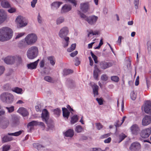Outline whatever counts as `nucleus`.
<instances>
[{
    "instance_id": "nucleus-59",
    "label": "nucleus",
    "mask_w": 151,
    "mask_h": 151,
    "mask_svg": "<svg viewBox=\"0 0 151 151\" xmlns=\"http://www.w3.org/2000/svg\"><path fill=\"white\" fill-rule=\"evenodd\" d=\"M96 126L97 129L98 130H100L103 127V126L100 123H96Z\"/></svg>"
},
{
    "instance_id": "nucleus-32",
    "label": "nucleus",
    "mask_w": 151,
    "mask_h": 151,
    "mask_svg": "<svg viewBox=\"0 0 151 151\" xmlns=\"http://www.w3.org/2000/svg\"><path fill=\"white\" fill-rule=\"evenodd\" d=\"M78 120V118L77 115H75L72 117L71 119V123L73 124L76 122Z\"/></svg>"
},
{
    "instance_id": "nucleus-62",
    "label": "nucleus",
    "mask_w": 151,
    "mask_h": 151,
    "mask_svg": "<svg viewBox=\"0 0 151 151\" xmlns=\"http://www.w3.org/2000/svg\"><path fill=\"white\" fill-rule=\"evenodd\" d=\"M37 1V0H32L31 2V5L32 7L34 8L36 4Z\"/></svg>"
},
{
    "instance_id": "nucleus-7",
    "label": "nucleus",
    "mask_w": 151,
    "mask_h": 151,
    "mask_svg": "<svg viewBox=\"0 0 151 151\" xmlns=\"http://www.w3.org/2000/svg\"><path fill=\"white\" fill-rule=\"evenodd\" d=\"M69 33V30L68 28L65 27L62 28L60 30L58 35L62 39H65L66 37H68L67 36Z\"/></svg>"
},
{
    "instance_id": "nucleus-25",
    "label": "nucleus",
    "mask_w": 151,
    "mask_h": 151,
    "mask_svg": "<svg viewBox=\"0 0 151 151\" xmlns=\"http://www.w3.org/2000/svg\"><path fill=\"white\" fill-rule=\"evenodd\" d=\"M64 134L66 137H71L74 135L73 130V129H70L65 132Z\"/></svg>"
},
{
    "instance_id": "nucleus-40",
    "label": "nucleus",
    "mask_w": 151,
    "mask_h": 151,
    "mask_svg": "<svg viewBox=\"0 0 151 151\" xmlns=\"http://www.w3.org/2000/svg\"><path fill=\"white\" fill-rule=\"evenodd\" d=\"M83 130L82 127L80 125H77L76 126L75 130L77 133L81 132Z\"/></svg>"
},
{
    "instance_id": "nucleus-3",
    "label": "nucleus",
    "mask_w": 151,
    "mask_h": 151,
    "mask_svg": "<svg viewBox=\"0 0 151 151\" xmlns=\"http://www.w3.org/2000/svg\"><path fill=\"white\" fill-rule=\"evenodd\" d=\"M38 54V49L35 46H32L30 47L27 50V55L29 59H33L36 58Z\"/></svg>"
},
{
    "instance_id": "nucleus-39",
    "label": "nucleus",
    "mask_w": 151,
    "mask_h": 151,
    "mask_svg": "<svg viewBox=\"0 0 151 151\" xmlns=\"http://www.w3.org/2000/svg\"><path fill=\"white\" fill-rule=\"evenodd\" d=\"M76 47V44H73L71 46V47L70 48H68L67 49V51L68 52H71L74 50H75V48Z\"/></svg>"
},
{
    "instance_id": "nucleus-6",
    "label": "nucleus",
    "mask_w": 151,
    "mask_h": 151,
    "mask_svg": "<svg viewBox=\"0 0 151 151\" xmlns=\"http://www.w3.org/2000/svg\"><path fill=\"white\" fill-rule=\"evenodd\" d=\"M16 21L17 23V27L19 28L25 26L28 23L27 20L25 18L21 16L17 17Z\"/></svg>"
},
{
    "instance_id": "nucleus-4",
    "label": "nucleus",
    "mask_w": 151,
    "mask_h": 151,
    "mask_svg": "<svg viewBox=\"0 0 151 151\" xmlns=\"http://www.w3.org/2000/svg\"><path fill=\"white\" fill-rule=\"evenodd\" d=\"M1 100L4 103L7 104H11L14 100L13 95L8 92H4L0 96Z\"/></svg>"
},
{
    "instance_id": "nucleus-33",
    "label": "nucleus",
    "mask_w": 151,
    "mask_h": 151,
    "mask_svg": "<svg viewBox=\"0 0 151 151\" xmlns=\"http://www.w3.org/2000/svg\"><path fill=\"white\" fill-rule=\"evenodd\" d=\"M52 111L54 114L57 115V116H59L61 113V110L58 108L55 109Z\"/></svg>"
},
{
    "instance_id": "nucleus-5",
    "label": "nucleus",
    "mask_w": 151,
    "mask_h": 151,
    "mask_svg": "<svg viewBox=\"0 0 151 151\" xmlns=\"http://www.w3.org/2000/svg\"><path fill=\"white\" fill-rule=\"evenodd\" d=\"M25 40L27 45H32L37 41V37L35 34H30L27 35Z\"/></svg>"
},
{
    "instance_id": "nucleus-52",
    "label": "nucleus",
    "mask_w": 151,
    "mask_h": 151,
    "mask_svg": "<svg viewBox=\"0 0 151 151\" xmlns=\"http://www.w3.org/2000/svg\"><path fill=\"white\" fill-rule=\"evenodd\" d=\"M139 0H134V5L135 8V9H137L138 8V6L139 4Z\"/></svg>"
},
{
    "instance_id": "nucleus-29",
    "label": "nucleus",
    "mask_w": 151,
    "mask_h": 151,
    "mask_svg": "<svg viewBox=\"0 0 151 151\" xmlns=\"http://www.w3.org/2000/svg\"><path fill=\"white\" fill-rule=\"evenodd\" d=\"M47 60L49 61L51 65L53 66L55 63V60L54 57L53 56H49L47 58Z\"/></svg>"
},
{
    "instance_id": "nucleus-41",
    "label": "nucleus",
    "mask_w": 151,
    "mask_h": 151,
    "mask_svg": "<svg viewBox=\"0 0 151 151\" xmlns=\"http://www.w3.org/2000/svg\"><path fill=\"white\" fill-rule=\"evenodd\" d=\"M137 97V94L135 93L134 91H133L131 93L130 97L131 99L133 100H135Z\"/></svg>"
},
{
    "instance_id": "nucleus-49",
    "label": "nucleus",
    "mask_w": 151,
    "mask_h": 151,
    "mask_svg": "<svg viewBox=\"0 0 151 151\" xmlns=\"http://www.w3.org/2000/svg\"><path fill=\"white\" fill-rule=\"evenodd\" d=\"M126 118V117L125 116H124L123 117V118L122 119V122L121 124H118V123L119 122V120H118L117 121V122L116 123V124L115 125V126L116 127H119V126H120L121 125V124H122L123 123V122L124 121L125 119Z\"/></svg>"
},
{
    "instance_id": "nucleus-37",
    "label": "nucleus",
    "mask_w": 151,
    "mask_h": 151,
    "mask_svg": "<svg viewBox=\"0 0 151 151\" xmlns=\"http://www.w3.org/2000/svg\"><path fill=\"white\" fill-rule=\"evenodd\" d=\"M63 75H67L68 74L71 73L73 72L72 70L71 69H65L63 71Z\"/></svg>"
},
{
    "instance_id": "nucleus-53",
    "label": "nucleus",
    "mask_w": 151,
    "mask_h": 151,
    "mask_svg": "<svg viewBox=\"0 0 151 151\" xmlns=\"http://www.w3.org/2000/svg\"><path fill=\"white\" fill-rule=\"evenodd\" d=\"M44 79L46 81L51 82L52 81V78L49 76H46L44 77Z\"/></svg>"
},
{
    "instance_id": "nucleus-13",
    "label": "nucleus",
    "mask_w": 151,
    "mask_h": 151,
    "mask_svg": "<svg viewBox=\"0 0 151 151\" xmlns=\"http://www.w3.org/2000/svg\"><path fill=\"white\" fill-rule=\"evenodd\" d=\"M33 147L39 151H49V150L46 148L45 146H43L38 143H34Z\"/></svg>"
},
{
    "instance_id": "nucleus-50",
    "label": "nucleus",
    "mask_w": 151,
    "mask_h": 151,
    "mask_svg": "<svg viewBox=\"0 0 151 151\" xmlns=\"http://www.w3.org/2000/svg\"><path fill=\"white\" fill-rule=\"evenodd\" d=\"M101 78L102 81H106L108 79V77L106 74H103L101 76Z\"/></svg>"
},
{
    "instance_id": "nucleus-55",
    "label": "nucleus",
    "mask_w": 151,
    "mask_h": 151,
    "mask_svg": "<svg viewBox=\"0 0 151 151\" xmlns=\"http://www.w3.org/2000/svg\"><path fill=\"white\" fill-rule=\"evenodd\" d=\"M147 49L149 52L151 50V41H148L147 43Z\"/></svg>"
},
{
    "instance_id": "nucleus-43",
    "label": "nucleus",
    "mask_w": 151,
    "mask_h": 151,
    "mask_svg": "<svg viewBox=\"0 0 151 151\" xmlns=\"http://www.w3.org/2000/svg\"><path fill=\"white\" fill-rule=\"evenodd\" d=\"M10 147V145H5L3 146L2 148L3 151H8Z\"/></svg>"
},
{
    "instance_id": "nucleus-64",
    "label": "nucleus",
    "mask_w": 151,
    "mask_h": 151,
    "mask_svg": "<svg viewBox=\"0 0 151 151\" xmlns=\"http://www.w3.org/2000/svg\"><path fill=\"white\" fill-rule=\"evenodd\" d=\"M3 124H4V125H3V126L2 127L4 128H5L8 126L9 121L8 120H6V122H3Z\"/></svg>"
},
{
    "instance_id": "nucleus-16",
    "label": "nucleus",
    "mask_w": 151,
    "mask_h": 151,
    "mask_svg": "<svg viewBox=\"0 0 151 151\" xmlns=\"http://www.w3.org/2000/svg\"><path fill=\"white\" fill-rule=\"evenodd\" d=\"M6 19L5 12L2 9H0V24L2 23Z\"/></svg>"
},
{
    "instance_id": "nucleus-10",
    "label": "nucleus",
    "mask_w": 151,
    "mask_h": 151,
    "mask_svg": "<svg viewBox=\"0 0 151 151\" xmlns=\"http://www.w3.org/2000/svg\"><path fill=\"white\" fill-rule=\"evenodd\" d=\"M151 134V127L142 130L141 133V137L143 138L148 137Z\"/></svg>"
},
{
    "instance_id": "nucleus-51",
    "label": "nucleus",
    "mask_w": 151,
    "mask_h": 151,
    "mask_svg": "<svg viewBox=\"0 0 151 151\" xmlns=\"http://www.w3.org/2000/svg\"><path fill=\"white\" fill-rule=\"evenodd\" d=\"M25 34L24 32L18 33H17L16 34V37H15L16 39H17L20 37H22Z\"/></svg>"
},
{
    "instance_id": "nucleus-15",
    "label": "nucleus",
    "mask_w": 151,
    "mask_h": 151,
    "mask_svg": "<svg viewBox=\"0 0 151 151\" xmlns=\"http://www.w3.org/2000/svg\"><path fill=\"white\" fill-rule=\"evenodd\" d=\"M131 130L132 134L136 135L140 132V129L139 127L137 124L133 125L131 127Z\"/></svg>"
},
{
    "instance_id": "nucleus-14",
    "label": "nucleus",
    "mask_w": 151,
    "mask_h": 151,
    "mask_svg": "<svg viewBox=\"0 0 151 151\" xmlns=\"http://www.w3.org/2000/svg\"><path fill=\"white\" fill-rule=\"evenodd\" d=\"M151 122V116L147 115L142 119V124L143 126H146L149 124Z\"/></svg>"
},
{
    "instance_id": "nucleus-42",
    "label": "nucleus",
    "mask_w": 151,
    "mask_h": 151,
    "mask_svg": "<svg viewBox=\"0 0 151 151\" xmlns=\"http://www.w3.org/2000/svg\"><path fill=\"white\" fill-rule=\"evenodd\" d=\"M90 53L92 58L93 59L95 63H97L98 62V61L97 60V57L94 54L92 51Z\"/></svg>"
},
{
    "instance_id": "nucleus-8",
    "label": "nucleus",
    "mask_w": 151,
    "mask_h": 151,
    "mask_svg": "<svg viewBox=\"0 0 151 151\" xmlns=\"http://www.w3.org/2000/svg\"><path fill=\"white\" fill-rule=\"evenodd\" d=\"M10 123L12 127H16L18 126L20 123L19 117L15 115H12Z\"/></svg>"
},
{
    "instance_id": "nucleus-11",
    "label": "nucleus",
    "mask_w": 151,
    "mask_h": 151,
    "mask_svg": "<svg viewBox=\"0 0 151 151\" xmlns=\"http://www.w3.org/2000/svg\"><path fill=\"white\" fill-rule=\"evenodd\" d=\"M98 19V17L95 15H92L86 18V21L91 25H95Z\"/></svg>"
},
{
    "instance_id": "nucleus-21",
    "label": "nucleus",
    "mask_w": 151,
    "mask_h": 151,
    "mask_svg": "<svg viewBox=\"0 0 151 151\" xmlns=\"http://www.w3.org/2000/svg\"><path fill=\"white\" fill-rule=\"evenodd\" d=\"M37 121H32L29 122L27 125L28 131L29 132H31L33 129V126L37 125Z\"/></svg>"
},
{
    "instance_id": "nucleus-26",
    "label": "nucleus",
    "mask_w": 151,
    "mask_h": 151,
    "mask_svg": "<svg viewBox=\"0 0 151 151\" xmlns=\"http://www.w3.org/2000/svg\"><path fill=\"white\" fill-rule=\"evenodd\" d=\"M20 113L24 116H27L28 115V113L27 110L24 108H20L18 110Z\"/></svg>"
},
{
    "instance_id": "nucleus-22",
    "label": "nucleus",
    "mask_w": 151,
    "mask_h": 151,
    "mask_svg": "<svg viewBox=\"0 0 151 151\" xmlns=\"http://www.w3.org/2000/svg\"><path fill=\"white\" fill-rule=\"evenodd\" d=\"M63 115L64 117L68 119L69 118L70 112L68 109L65 108H62Z\"/></svg>"
},
{
    "instance_id": "nucleus-23",
    "label": "nucleus",
    "mask_w": 151,
    "mask_h": 151,
    "mask_svg": "<svg viewBox=\"0 0 151 151\" xmlns=\"http://www.w3.org/2000/svg\"><path fill=\"white\" fill-rule=\"evenodd\" d=\"M62 4L63 3L61 2H54L51 4V8L53 9H57L59 7L60 5Z\"/></svg>"
},
{
    "instance_id": "nucleus-61",
    "label": "nucleus",
    "mask_w": 151,
    "mask_h": 151,
    "mask_svg": "<svg viewBox=\"0 0 151 151\" xmlns=\"http://www.w3.org/2000/svg\"><path fill=\"white\" fill-rule=\"evenodd\" d=\"M96 100L98 101L99 104L100 105H101L103 104V101L102 99L101 98H98L96 99Z\"/></svg>"
},
{
    "instance_id": "nucleus-34",
    "label": "nucleus",
    "mask_w": 151,
    "mask_h": 151,
    "mask_svg": "<svg viewBox=\"0 0 151 151\" xmlns=\"http://www.w3.org/2000/svg\"><path fill=\"white\" fill-rule=\"evenodd\" d=\"M64 21V18L63 17H60L56 20V23L57 25H59L63 23Z\"/></svg>"
},
{
    "instance_id": "nucleus-56",
    "label": "nucleus",
    "mask_w": 151,
    "mask_h": 151,
    "mask_svg": "<svg viewBox=\"0 0 151 151\" xmlns=\"http://www.w3.org/2000/svg\"><path fill=\"white\" fill-rule=\"evenodd\" d=\"M37 125H38L44 129H45V126L43 123L41 122H38L37 121Z\"/></svg>"
},
{
    "instance_id": "nucleus-63",
    "label": "nucleus",
    "mask_w": 151,
    "mask_h": 151,
    "mask_svg": "<svg viewBox=\"0 0 151 151\" xmlns=\"http://www.w3.org/2000/svg\"><path fill=\"white\" fill-rule=\"evenodd\" d=\"M40 67L41 68L44 67L45 65V60H42L40 63Z\"/></svg>"
},
{
    "instance_id": "nucleus-27",
    "label": "nucleus",
    "mask_w": 151,
    "mask_h": 151,
    "mask_svg": "<svg viewBox=\"0 0 151 151\" xmlns=\"http://www.w3.org/2000/svg\"><path fill=\"white\" fill-rule=\"evenodd\" d=\"M92 87L93 88L94 96H96L98 94V90L99 88L98 86L94 84L92 86Z\"/></svg>"
},
{
    "instance_id": "nucleus-44",
    "label": "nucleus",
    "mask_w": 151,
    "mask_h": 151,
    "mask_svg": "<svg viewBox=\"0 0 151 151\" xmlns=\"http://www.w3.org/2000/svg\"><path fill=\"white\" fill-rule=\"evenodd\" d=\"M111 80L115 82H117L119 80V78L116 76H112L111 78Z\"/></svg>"
},
{
    "instance_id": "nucleus-38",
    "label": "nucleus",
    "mask_w": 151,
    "mask_h": 151,
    "mask_svg": "<svg viewBox=\"0 0 151 151\" xmlns=\"http://www.w3.org/2000/svg\"><path fill=\"white\" fill-rule=\"evenodd\" d=\"M25 40H23L20 41L19 43V46L21 47H25L26 46V45Z\"/></svg>"
},
{
    "instance_id": "nucleus-28",
    "label": "nucleus",
    "mask_w": 151,
    "mask_h": 151,
    "mask_svg": "<svg viewBox=\"0 0 151 151\" xmlns=\"http://www.w3.org/2000/svg\"><path fill=\"white\" fill-rule=\"evenodd\" d=\"M67 85L70 87L72 88L75 86L74 82L73 80L70 79H68L66 81Z\"/></svg>"
},
{
    "instance_id": "nucleus-20",
    "label": "nucleus",
    "mask_w": 151,
    "mask_h": 151,
    "mask_svg": "<svg viewBox=\"0 0 151 151\" xmlns=\"http://www.w3.org/2000/svg\"><path fill=\"white\" fill-rule=\"evenodd\" d=\"M144 111L146 113L151 114V103L148 101L144 107Z\"/></svg>"
},
{
    "instance_id": "nucleus-48",
    "label": "nucleus",
    "mask_w": 151,
    "mask_h": 151,
    "mask_svg": "<svg viewBox=\"0 0 151 151\" xmlns=\"http://www.w3.org/2000/svg\"><path fill=\"white\" fill-rule=\"evenodd\" d=\"M126 137V135L124 134H120L119 136V143L120 142L124 140Z\"/></svg>"
},
{
    "instance_id": "nucleus-36",
    "label": "nucleus",
    "mask_w": 151,
    "mask_h": 151,
    "mask_svg": "<svg viewBox=\"0 0 151 151\" xmlns=\"http://www.w3.org/2000/svg\"><path fill=\"white\" fill-rule=\"evenodd\" d=\"M66 41L65 42H63V47H67L68 45L69 42V37H66L65 39H64Z\"/></svg>"
},
{
    "instance_id": "nucleus-30",
    "label": "nucleus",
    "mask_w": 151,
    "mask_h": 151,
    "mask_svg": "<svg viewBox=\"0 0 151 151\" xmlns=\"http://www.w3.org/2000/svg\"><path fill=\"white\" fill-rule=\"evenodd\" d=\"M1 6L3 8H8L10 7V5L8 2L6 1H2L1 3Z\"/></svg>"
},
{
    "instance_id": "nucleus-2",
    "label": "nucleus",
    "mask_w": 151,
    "mask_h": 151,
    "mask_svg": "<svg viewBox=\"0 0 151 151\" xmlns=\"http://www.w3.org/2000/svg\"><path fill=\"white\" fill-rule=\"evenodd\" d=\"M49 113L46 109H44L42 112L41 117L43 121H45L47 126L48 130H52L54 127V124L52 120L49 119Z\"/></svg>"
},
{
    "instance_id": "nucleus-57",
    "label": "nucleus",
    "mask_w": 151,
    "mask_h": 151,
    "mask_svg": "<svg viewBox=\"0 0 151 151\" xmlns=\"http://www.w3.org/2000/svg\"><path fill=\"white\" fill-rule=\"evenodd\" d=\"M3 89L5 91L8 90L10 89V86L9 84H5L3 86Z\"/></svg>"
},
{
    "instance_id": "nucleus-47",
    "label": "nucleus",
    "mask_w": 151,
    "mask_h": 151,
    "mask_svg": "<svg viewBox=\"0 0 151 151\" xmlns=\"http://www.w3.org/2000/svg\"><path fill=\"white\" fill-rule=\"evenodd\" d=\"M100 72V71H96L94 70L93 71V77L94 78L97 80L99 76V73Z\"/></svg>"
},
{
    "instance_id": "nucleus-35",
    "label": "nucleus",
    "mask_w": 151,
    "mask_h": 151,
    "mask_svg": "<svg viewBox=\"0 0 151 151\" xmlns=\"http://www.w3.org/2000/svg\"><path fill=\"white\" fill-rule=\"evenodd\" d=\"M23 132V130H20L18 132H17L14 133H8V134L9 135H13L15 136H17L20 135Z\"/></svg>"
},
{
    "instance_id": "nucleus-60",
    "label": "nucleus",
    "mask_w": 151,
    "mask_h": 151,
    "mask_svg": "<svg viewBox=\"0 0 151 151\" xmlns=\"http://www.w3.org/2000/svg\"><path fill=\"white\" fill-rule=\"evenodd\" d=\"M5 70V68L3 66H0V76L4 72Z\"/></svg>"
},
{
    "instance_id": "nucleus-1",
    "label": "nucleus",
    "mask_w": 151,
    "mask_h": 151,
    "mask_svg": "<svg viewBox=\"0 0 151 151\" xmlns=\"http://www.w3.org/2000/svg\"><path fill=\"white\" fill-rule=\"evenodd\" d=\"M12 31L8 27L0 29V41L3 42L10 40L12 36Z\"/></svg>"
},
{
    "instance_id": "nucleus-24",
    "label": "nucleus",
    "mask_w": 151,
    "mask_h": 151,
    "mask_svg": "<svg viewBox=\"0 0 151 151\" xmlns=\"http://www.w3.org/2000/svg\"><path fill=\"white\" fill-rule=\"evenodd\" d=\"M71 9V6L69 5L65 4L62 8L61 12L62 13L68 12Z\"/></svg>"
},
{
    "instance_id": "nucleus-58",
    "label": "nucleus",
    "mask_w": 151,
    "mask_h": 151,
    "mask_svg": "<svg viewBox=\"0 0 151 151\" xmlns=\"http://www.w3.org/2000/svg\"><path fill=\"white\" fill-rule=\"evenodd\" d=\"M105 150H102L101 148H93L90 151H105Z\"/></svg>"
},
{
    "instance_id": "nucleus-18",
    "label": "nucleus",
    "mask_w": 151,
    "mask_h": 151,
    "mask_svg": "<svg viewBox=\"0 0 151 151\" xmlns=\"http://www.w3.org/2000/svg\"><path fill=\"white\" fill-rule=\"evenodd\" d=\"M89 7L88 2L83 3L80 4V9L84 12L86 13L88 11Z\"/></svg>"
},
{
    "instance_id": "nucleus-9",
    "label": "nucleus",
    "mask_w": 151,
    "mask_h": 151,
    "mask_svg": "<svg viewBox=\"0 0 151 151\" xmlns=\"http://www.w3.org/2000/svg\"><path fill=\"white\" fill-rule=\"evenodd\" d=\"M141 148V145L138 142H133L131 145L129 149L130 151H138Z\"/></svg>"
},
{
    "instance_id": "nucleus-31",
    "label": "nucleus",
    "mask_w": 151,
    "mask_h": 151,
    "mask_svg": "<svg viewBox=\"0 0 151 151\" xmlns=\"http://www.w3.org/2000/svg\"><path fill=\"white\" fill-rule=\"evenodd\" d=\"M12 91L18 94H22V88L17 87L12 88Z\"/></svg>"
},
{
    "instance_id": "nucleus-54",
    "label": "nucleus",
    "mask_w": 151,
    "mask_h": 151,
    "mask_svg": "<svg viewBox=\"0 0 151 151\" xmlns=\"http://www.w3.org/2000/svg\"><path fill=\"white\" fill-rule=\"evenodd\" d=\"M37 19L38 23L41 24L42 22V17L40 16V13H39L37 17Z\"/></svg>"
},
{
    "instance_id": "nucleus-45",
    "label": "nucleus",
    "mask_w": 151,
    "mask_h": 151,
    "mask_svg": "<svg viewBox=\"0 0 151 151\" xmlns=\"http://www.w3.org/2000/svg\"><path fill=\"white\" fill-rule=\"evenodd\" d=\"M15 60V62L18 61V62H20L22 60V58L21 56L19 55H16L15 56H14Z\"/></svg>"
},
{
    "instance_id": "nucleus-19",
    "label": "nucleus",
    "mask_w": 151,
    "mask_h": 151,
    "mask_svg": "<svg viewBox=\"0 0 151 151\" xmlns=\"http://www.w3.org/2000/svg\"><path fill=\"white\" fill-rule=\"evenodd\" d=\"M39 61V59H38L33 63H30L27 64V66L28 68L31 70L36 69Z\"/></svg>"
},
{
    "instance_id": "nucleus-46",
    "label": "nucleus",
    "mask_w": 151,
    "mask_h": 151,
    "mask_svg": "<svg viewBox=\"0 0 151 151\" xmlns=\"http://www.w3.org/2000/svg\"><path fill=\"white\" fill-rule=\"evenodd\" d=\"M6 109L8 110L9 113H11L13 112L14 111V107L13 106H11L10 107H6Z\"/></svg>"
},
{
    "instance_id": "nucleus-17",
    "label": "nucleus",
    "mask_w": 151,
    "mask_h": 151,
    "mask_svg": "<svg viewBox=\"0 0 151 151\" xmlns=\"http://www.w3.org/2000/svg\"><path fill=\"white\" fill-rule=\"evenodd\" d=\"M4 62L8 64H12L15 63L14 56H8L4 59Z\"/></svg>"
},
{
    "instance_id": "nucleus-12",
    "label": "nucleus",
    "mask_w": 151,
    "mask_h": 151,
    "mask_svg": "<svg viewBox=\"0 0 151 151\" xmlns=\"http://www.w3.org/2000/svg\"><path fill=\"white\" fill-rule=\"evenodd\" d=\"M113 64L111 62H107L105 61L101 62L99 64L100 68L102 69H105L111 66Z\"/></svg>"
}]
</instances>
